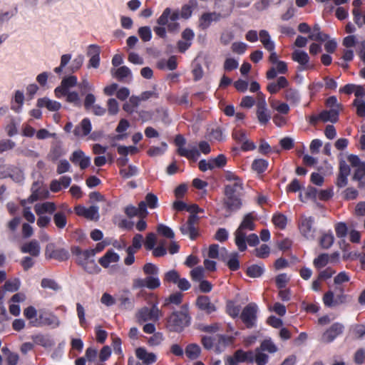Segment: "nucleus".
I'll return each mask as SVG.
<instances>
[{
    "label": "nucleus",
    "mask_w": 365,
    "mask_h": 365,
    "mask_svg": "<svg viewBox=\"0 0 365 365\" xmlns=\"http://www.w3.org/2000/svg\"><path fill=\"white\" fill-rule=\"evenodd\" d=\"M24 317L29 321L31 326L41 327L47 326L51 329L58 328L61 325L59 318L51 312L46 309L38 311L33 306H29L24 310Z\"/></svg>",
    "instance_id": "nucleus-1"
},
{
    "label": "nucleus",
    "mask_w": 365,
    "mask_h": 365,
    "mask_svg": "<svg viewBox=\"0 0 365 365\" xmlns=\"http://www.w3.org/2000/svg\"><path fill=\"white\" fill-rule=\"evenodd\" d=\"M179 19V11L172 10L170 8H166L162 14L157 19V24L159 26H155L153 31L157 36L160 38L166 37V31L169 32H178L180 29V24L178 22Z\"/></svg>",
    "instance_id": "nucleus-2"
},
{
    "label": "nucleus",
    "mask_w": 365,
    "mask_h": 365,
    "mask_svg": "<svg viewBox=\"0 0 365 365\" xmlns=\"http://www.w3.org/2000/svg\"><path fill=\"white\" fill-rule=\"evenodd\" d=\"M145 278H135L133 280L132 287L133 289L148 288L154 290L160 286L159 279V268L154 264L148 262L143 267Z\"/></svg>",
    "instance_id": "nucleus-3"
},
{
    "label": "nucleus",
    "mask_w": 365,
    "mask_h": 365,
    "mask_svg": "<svg viewBox=\"0 0 365 365\" xmlns=\"http://www.w3.org/2000/svg\"><path fill=\"white\" fill-rule=\"evenodd\" d=\"M174 143L178 147L177 153L179 155L193 161L198 159L200 155V152L207 155L211 151L210 146L206 141H200L199 143L200 150L194 145L185 148L186 139L182 135H177L175 138Z\"/></svg>",
    "instance_id": "nucleus-4"
},
{
    "label": "nucleus",
    "mask_w": 365,
    "mask_h": 365,
    "mask_svg": "<svg viewBox=\"0 0 365 365\" xmlns=\"http://www.w3.org/2000/svg\"><path fill=\"white\" fill-rule=\"evenodd\" d=\"M188 305L184 304L179 311L173 312L167 319V327L170 331L181 332L190 324Z\"/></svg>",
    "instance_id": "nucleus-5"
},
{
    "label": "nucleus",
    "mask_w": 365,
    "mask_h": 365,
    "mask_svg": "<svg viewBox=\"0 0 365 365\" xmlns=\"http://www.w3.org/2000/svg\"><path fill=\"white\" fill-rule=\"evenodd\" d=\"M256 217L254 215L253 212H250L243 217L242 221L240 225L235 230V242L238 250L240 252H244L247 250V245L245 243L246 239V232L245 230L252 231L255 228V220Z\"/></svg>",
    "instance_id": "nucleus-6"
},
{
    "label": "nucleus",
    "mask_w": 365,
    "mask_h": 365,
    "mask_svg": "<svg viewBox=\"0 0 365 365\" xmlns=\"http://www.w3.org/2000/svg\"><path fill=\"white\" fill-rule=\"evenodd\" d=\"M93 252L91 249L82 250L78 247L72 250V253L76 257L77 263L89 273L98 272L99 270L94 260Z\"/></svg>",
    "instance_id": "nucleus-7"
},
{
    "label": "nucleus",
    "mask_w": 365,
    "mask_h": 365,
    "mask_svg": "<svg viewBox=\"0 0 365 365\" xmlns=\"http://www.w3.org/2000/svg\"><path fill=\"white\" fill-rule=\"evenodd\" d=\"M161 316L162 312L158 308L157 304H153L150 308L143 307L135 314L137 322L139 324H143L147 322H158Z\"/></svg>",
    "instance_id": "nucleus-8"
},
{
    "label": "nucleus",
    "mask_w": 365,
    "mask_h": 365,
    "mask_svg": "<svg viewBox=\"0 0 365 365\" xmlns=\"http://www.w3.org/2000/svg\"><path fill=\"white\" fill-rule=\"evenodd\" d=\"M314 218L312 216L302 215L300 217L298 227L300 234L307 240H314L315 238L316 228L314 226Z\"/></svg>",
    "instance_id": "nucleus-9"
},
{
    "label": "nucleus",
    "mask_w": 365,
    "mask_h": 365,
    "mask_svg": "<svg viewBox=\"0 0 365 365\" xmlns=\"http://www.w3.org/2000/svg\"><path fill=\"white\" fill-rule=\"evenodd\" d=\"M258 307L255 303L251 302L246 305L240 314V318L246 327L251 329L256 326Z\"/></svg>",
    "instance_id": "nucleus-10"
},
{
    "label": "nucleus",
    "mask_w": 365,
    "mask_h": 365,
    "mask_svg": "<svg viewBox=\"0 0 365 365\" xmlns=\"http://www.w3.org/2000/svg\"><path fill=\"white\" fill-rule=\"evenodd\" d=\"M31 194L27 199L21 200V205L24 207L26 206V203H33L38 200L46 199L48 197V191L41 187V183L38 182H34L31 188Z\"/></svg>",
    "instance_id": "nucleus-11"
},
{
    "label": "nucleus",
    "mask_w": 365,
    "mask_h": 365,
    "mask_svg": "<svg viewBox=\"0 0 365 365\" xmlns=\"http://www.w3.org/2000/svg\"><path fill=\"white\" fill-rule=\"evenodd\" d=\"M198 221V216L190 215L187 222L180 225V232L183 235L188 236L191 240H195L198 236V230L196 227Z\"/></svg>",
    "instance_id": "nucleus-12"
},
{
    "label": "nucleus",
    "mask_w": 365,
    "mask_h": 365,
    "mask_svg": "<svg viewBox=\"0 0 365 365\" xmlns=\"http://www.w3.org/2000/svg\"><path fill=\"white\" fill-rule=\"evenodd\" d=\"M226 163V157L224 155L220 154L216 158H210L207 160L205 159L201 160L198 163V166L201 171L205 172L208 170H212L215 168H222L225 165Z\"/></svg>",
    "instance_id": "nucleus-13"
},
{
    "label": "nucleus",
    "mask_w": 365,
    "mask_h": 365,
    "mask_svg": "<svg viewBox=\"0 0 365 365\" xmlns=\"http://www.w3.org/2000/svg\"><path fill=\"white\" fill-rule=\"evenodd\" d=\"M292 59L299 63L298 71H303L312 68L313 66L309 63V56L308 53L302 50H294L292 53Z\"/></svg>",
    "instance_id": "nucleus-14"
},
{
    "label": "nucleus",
    "mask_w": 365,
    "mask_h": 365,
    "mask_svg": "<svg viewBox=\"0 0 365 365\" xmlns=\"http://www.w3.org/2000/svg\"><path fill=\"white\" fill-rule=\"evenodd\" d=\"M78 80L75 76H68L63 78L61 85L54 90L56 97L61 98L65 95L71 88L77 85Z\"/></svg>",
    "instance_id": "nucleus-15"
},
{
    "label": "nucleus",
    "mask_w": 365,
    "mask_h": 365,
    "mask_svg": "<svg viewBox=\"0 0 365 365\" xmlns=\"http://www.w3.org/2000/svg\"><path fill=\"white\" fill-rule=\"evenodd\" d=\"M344 329V326L339 322L333 324L328 329H327L322 336V341L324 343H331L337 336L341 335Z\"/></svg>",
    "instance_id": "nucleus-16"
},
{
    "label": "nucleus",
    "mask_w": 365,
    "mask_h": 365,
    "mask_svg": "<svg viewBox=\"0 0 365 365\" xmlns=\"http://www.w3.org/2000/svg\"><path fill=\"white\" fill-rule=\"evenodd\" d=\"M69 159L72 163L78 165L81 170L87 168L91 165V158L86 155L81 150L73 151Z\"/></svg>",
    "instance_id": "nucleus-17"
},
{
    "label": "nucleus",
    "mask_w": 365,
    "mask_h": 365,
    "mask_svg": "<svg viewBox=\"0 0 365 365\" xmlns=\"http://www.w3.org/2000/svg\"><path fill=\"white\" fill-rule=\"evenodd\" d=\"M91 130L92 125L90 119L85 118L75 127L73 133L76 138H82L90 134Z\"/></svg>",
    "instance_id": "nucleus-18"
},
{
    "label": "nucleus",
    "mask_w": 365,
    "mask_h": 365,
    "mask_svg": "<svg viewBox=\"0 0 365 365\" xmlns=\"http://www.w3.org/2000/svg\"><path fill=\"white\" fill-rule=\"evenodd\" d=\"M196 306L206 314H211L216 311V307L210 302V299L207 296H199L196 299Z\"/></svg>",
    "instance_id": "nucleus-19"
},
{
    "label": "nucleus",
    "mask_w": 365,
    "mask_h": 365,
    "mask_svg": "<svg viewBox=\"0 0 365 365\" xmlns=\"http://www.w3.org/2000/svg\"><path fill=\"white\" fill-rule=\"evenodd\" d=\"M101 48L98 46L91 44L88 46V55L91 57L89 66L97 68L100 65Z\"/></svg>",
    "instance_id": "nucleus-20"
},
{
    "label": "nucleus",
    "mask_w": 365,
    "mask_h": 365,
    "mask_svg": "<svg viewBox=\"0 0 365 365\" xmlns=\"http://www.w3.org/2000/svg\"><path fill=\"white\" fill-rule=\"evenodd\" d=\"M136 357L141 360L144 364L149 365L156 361L157 357L154 353L148 352L143 347H139L135 350Z\"/></svg>",
    "instance_id": "nucleus-21"
},
{
    "label": "nucleus",
    "mask_w": 365,
    "mask_h": 365,
    "mask_svg": "<svg viewBox=\"0 0 365 365\" xmlns=\"http://www.w3.org/2000/svg\"><path fill=\"white\" fill-rule=\"evenodd\" d=\"M21 252L22 253H29L33 257H38L41 252L40 244L37 240H33L24 244L21 247Z\"/></svg>",
    "instance_id": "nucleus-22"
},
{
    "label": "nucleus",
    "mask_w": 365,
    "mask_h": 365,
    "mask_svg": "<svg viewBox=\"0 0 365 365\" xmlns=\"http://www.w3.org/2000/svg\"><path fill=\"white\" fill-rule=\"evenodd\" d=\"M224 204L230 211H237L242 207V201L237 195H225Z\"/></svg>",
    "instance_id": "nucleus-23"
},
{
    "label": "nucleus",
    "mask_w": 365,
    "mask_h": 365,
    "mask_svg": "<svg viewBox=\"0 0 365 365\" xmlns=\"http://www.w3.org/2000/svg\"><path fill=\"white\" fill-rule=\"evenodd\" d=\"M221 17L220 14L209 12L203 14L199 20V26L202 29H207L212 21H218Z\"/></svg>",
    "instance_id": "nucleus-24"
},
{
    "label": "nucleus",
    "mask_w": 365,
    "mask_h": 365,
    "mask_svg": "<svg viewBox=\"0 0 365 365\" xmlns=\"http://www.w3.org/2000/svg\"><path fill=\"white\" fill-rule=\"evenodd\" d=\"M288 85L289 82L287 78L284 76H280L276 81L269 82L267 86V89L271 94H274L287 87Z\"/></svg>",
    "instance_id": "nucleus-25"
},
{
    "label": "nucleus",
    "mask_w": 365,
    "mask_h": 365,
    "mask_svg": "<svg viewBox=\"0 0 365 365\" xmlns=\"http://www.w3.org/2000/svg\"><path fill=\"white\" fill-rule=\"evenodd\" d=\"M37 106L40 108H46L50 111H57L61 107L59 102L46 97L39 98L37 101Z\"/></svg>",
    "instance_id": "nucleus-26"
},
{
    "label": "nucleus",
    "mask_w": 365,
    "mask_h": 365,
    "mask_svg": "<svg viewBox=\"0 0 365 365\" xmlns=\"http://www.w3.org/2000/svg\"><path fill=\"white\" fill-rule=\"evenodd\" d=\"M34 210L37 215H41L44 213H53L56 210V206L54 202H45L43 203L36 204Z\"/></svg>",
    "instance_id": "nucleus-27"
},
{
    "label": "nucleus",
    "mask_w": 365,
    "mask_h": 365,
    "mask_svg": "<svg viewBox=\"0 0 365 365\" xmlns=\"http://www.w3.org/2000/svg\"><path fill=\"white\" fill-rule=\"evenodd\" d=\"M243 190V183L242 180L233 182H230L225 187V195H237Z\"/></svg>",
    "instance_id": "nucleus-28"
},
{
    "label": "nucleus",
    "mask_w": 365,
    "mask_h": 365,
    "mask_svg": "<svg viewBox=\"0 0 365 365\" xmlns=\"http://www.w3.org/2000/svg\"><path fill=\"white\" fill-rule=\"evenodd\" d=\"M197 6V0H189L186 4L182 6L181 11H179V18L181 17L185 19H189L192 16V10Z\"/></svg>",
    "instance_id": "nucleus-29"
},
{
    "label": "nucleus",
    "mask_w": 365,
    "mask_h": 365,
    "mask_svg": "<svg viewBox=\"0 0 365 365\" xmlns=\"http://www.w3.org/2000/svg\"><path fill=\"white\" fill-rule=\"evenodd\" d=\"M120 259L119 255L113 250H108L101 258L99 259V263L103 267H108L112 262H117Z\"/></svg>",
    "instance_id": "nucleus-30"
},
{
    "label": "nucleus",
    "mask_w": 365,
    "mask_h": 365,
    "mask_svg": "<svg viewBox=\"0 0 365 365\" xmlns=\"http://www.w3.org/2000/svg\"><path fill=\"white\" fill-rule=\"evenodd\" d=\"M111 74L120 81H123L127 78L132 77L130 69L125 66L119 67L117 69H112Z\"/></svg>",
    "instance_id": "nucleus-31"
},
{
    "label": "nucleus",
    "mask_w": 365,
    "mask_h": 365,
    "mask_svg": "<svg viewBox=\"0 0 365 365\" xmlns=\"http://www.w3.org/2000/svg\"><path fill=\"white\" fill-rule=\"evenodd\" d=\"M247 362L245 351L242 349L237 350L232 356L228 357L225 365H238L239 363Z\"/></svg>",
    "instance_id": "nucleus-32"
},
{
    "label": "nucleus",
    "mask_w": 365,
    "mask_h": 365,
    "mask_svg": "<svg viewBox=\"0 0 365 365\" xmlns=\"http://www.w3.org/2000/svg\"><path fill=\"white\" fill-rule=\"evenodd\" d=\"M320 120L323 122L336 123L339 119V110L336 108H331L329 110H323L319 114Z\"/></svg>",
    "instance_id": "nucleus-33"
},
{
    "label": "nucleus",
    "mask_w": 365,
    "mask_h": 365,
    "mask_svg": "<svg viewBox=\"0 0 365 365\" xmlns=\"http://www.w3.org/2000/svg\"><path fill=\"white\" fill-rule=\"evenodd\" d=\"M256 114L258 121L262 125L267 124L271 118V114L267 106L262 105V106L257 107Z\"/></svg>",
    "instance_id": "nucleus-34"
},
{
    "label": "nucleus",
    "mask_w": 365,
    "mask_h": 365,
    "mask_svg": "<svg viewBox=\"0 0 365 365\" xmlns=\"http://www.w3.org/2000/svg\"><path fill=\"white\" fill-rule=\"evenodd\" d=\"M260 41L263 44L265 49L267 51H272L275 48V44L273 41L271 40L270 35L266 30H261L259 33Z\"/></svg>",
    "instance_id": "nucleus-35"
},
{
    "label": "nucleus",
    "mask_w": 365,
    "mask_h": 365,
    "mask_svg": "<svg viewBox=\"0 0 365 365\" xmlns=\"http://www.w3.org/2000/svg\"><path fill=\"white\" fill-rule=\"evenodd\" d=\"M309 38L313 41L324 42L329 38V36L328 34L322 33L320 30L319 25L316 24L313 26L312 31L309 36Z\"/></svg>",
    "instance_id": "nucleus-36"
},
{
    "label": "nucleus",
    "mask_w": 365,
    "mask_h": 365,
    "mask_svg": "<svg viewBox=\"0 0 365 365\" xmlns=\"http://www.w3.org/2000/svg\"><path fill=\"white\" fill-rule=\"evenodd\" d=\"M31 339L35 344L42 346L45 348L51 347L54 345L53 340H51L48 336L41 334L33 335Z\"/></svg>",
    "instance_id": "nucleus-37"
},
{
    "label": "nucleus",
    "mask_w": 365,
    "mask_h": 365,
    "mask_svg": "<svg viewBox=\"0 0 365 365\" xmlns=\"http://www.w3.org/2000/svg\"><path fill=\"white\" fill-rule=\"evenodd\" d=\"M284 98L292 105H297L301 99L299 91L293 88H288L284 92Z\"/></svg>",
    "instance_id": "nucleus-38"
},
{
    "label": "nucleus",
    "mask_w": 365,
    "mask_h": 365,
    "mask_svg": "<svg viewBox=\"0 0 365 365\" xmlns=\"http://www.w3.org/2000/svg\"><path fill=\"white\" fill-rule=\"evenodd\" d=\"M201 349L197 344H190L185 349V354L190 359H196L199 357Z\"/></svg>",
    "instance_id": "nucleus-39"
},
{
    "label": "nucleus",
    "mask_w": 365,
    "mask_h": 365,
    "mask_svg": "<svg viewBox=\"0 0 365 365\" xmlns=\"http://www.w3.org/2000/svg\"><path fill=\"white\" fill-rule=\"evenodd\" d=\"M334 241V235L331 232H329L322 235L319 240V245L323 249H329L332 246Z\"/></svg>",
    "instance_id": "nucleus-40"
},
{
    "label": "nucleus",
    "mask_w": 365,
    "mask_h": 365,
    "mask_svg": "<svg viewBox=\"0 0 365 365\" xmlns=\"http://www.w3.org/2000/svg\"><path fill=\"white\" fill-rule=\"evenodd\" d=\"M264 271L263 265L252 264L247 267V274L252 278H257L262 276Z\"/></svg>",
    "instance_id": "nucleus-41"
},
{
    "label": "nucleus",
    "mask_w": 365,
    "mask_h": 365,
    "mask_svg": "<svg viewBox=\"0 0 365 365\" xmlns=\"http://www.w3.org/2000/svg\"><path fill=\"white\" fill-rule=\"evenodd\" d=\"M168 149V144L165 142L161 143V147L153 146L148 150V154L150 157L160 156L165 153Z\"/></svg>",
    "instance_id": "nucleus-42"
},
{
    "label": "nucleus",
    "mask_w": 365,
    "mask_h": 365,
    "mask_svg": "<svg viewBox=\"0 0 365 365\" xmlns=\"http://www.w3.org/2000/svg\"><path fill=\"white\" fill-rule=\"evenodd\" d=\"M262 351H267L274 354L277 351L278 349L274 342L270 339H264L259 347Z\"/></svg>",
    "instance_id": "nucleus-43"
},
{
    "label": "nucleus",
    "mask_w": 365,
    "mask_h": 365,
    "mask_svg": "<svg viewBox=\"0 0 365 365\" xmlns=\"http://www.w3.org/2000/svg\"><path fill=\"white\" fill-rule=\"evenodd\" d=\"M272 221L276 227L283 230L286 227L287 218L285 215L279 213L273 215Z\"/></svg>",
    "instance_id": "nucleus-44"
},
{
    "label": "nucleus",
    "mask_w": 365,
    "mask_h": 365,
    "mask_svg": "<svg viewBox=\"0 0 365 365\" xmlns=\"http://www.w3.org/2000/svg\"><path fill=\"white\" fill-rule=\"evenodd\" d=\"M352 104L356 108V115L359 117L365 118V101L361 98H356Z\"/></svg>",
    "instance_id": "nucleus-45"
},
{
    "label": "nucleus",
    "mask_w": 365,
    "mask_h": 365,
    "mask_svg": "<svg viewBox=\"0 0 365 365\" xmlns=\"http://www.w3.org/2000/svg\"><path fill=\"white\" fill-rule=\"evenodd\" d=\"M329 261V255L328 254H321L313 261L314 266L317 269L324 267Z\"/></svg>",
    "instance_id": "nucleus-46"
},
{
    "label": "nucleus",
    "mask_w": 365,
    "mask_h": 365,
    "mask_svg": "<svg viewBox=\"0 0 365 365\" xmlns=\"http://www.w3.org/2000/svg\"><path fill=\"white\" fill-rule=\"evenodd\" d=\"M138 34L144 42L150 41L153 36L151 29L148 26L140 27L138 30Z\"/></svg>",
    "instance_id": "nucleus-47"
},
{
    "label": "nucleus",
    "mask_w": 365,
    "mask_h": 365,
    "mask_svg": "<svg viewBox=\"0 0 365 365\" xmlns=\"http://www.w3.org/2000/svg\"><path fill=\"white\" fill-rule=\"evenodd\" d=\"M228 267L232 270L235 271L240 267V262L238 260V254L237 252H231L229 255V259L226 262Z\"/></svg>",
    "instance_id": "nucleus-48"
},
{
    "label": "nucleus",
    "mask_w": 365,
    "mask_h": 365,
    "mask_svg": "<svg viewBox=\"0 0 365 365\" xmlns=\"http://www.w3.org/2000/svg\"><path fill=\"white\" fill-rule=\"evenodd\" d=\"M240 306L235 305L234 302L230 301L226 305V312L232 318H236L240 315Z\"/></svg>",
    "instance_id": "nucleus-49"
},
{
    "label": "nucleus",
    "mask_w": 365,
    "mask_h": 365,
    "mask_svg": "<svg viewBox=\"0 0 365 365\" xmlns=\"http://www.w3.org/2000/svg\"><path fill=\"white\" fill-rule=\"evenodd\" d=\"M120 174L123 178H130L136 176L138 174V168L133 165H130L128 168H123L120 170Z\"/></svg>",
    "instance_id": "nucleus-50"
},
{
    "label": "nucleus",
    "mask_w": 365,
    "mask_h": 365,
    "mask_svg": "<svg viewBox=\"0 0 365 365\" xmlns=\"http://www.w3.org/2000/svg\"><path fill=\"white\" fill-rule=\"evenodd\" d=\"M53 222L58 228H64L67 224V220L65 214L61 212L55 213L53 215Z\"/></svg>",
    "instance_id": "nucleus-51"
},
{
    "label": "nucleus",
    "mask_w": 365,
    "mask_h": 365,
    "mask_svg": "<svg viewBox=\"0 0 365 365\" xmlns=\"http://www.w3.org/2000/svg\"><path fill=\"white\" fill-rule=\"evenodd\" d=\"M68 256L69 254L65 249H57L51 252L50 259H56L61 261H64L68 258Z\"/></svg>",
    "instance_id": "nucleus-52"
},
{
    "label": "nucleus",
    "mask_w": 365,
    "mask_h": 365,
    "mask_svg": "<svg viewBox=\"0 0 365 365\" xmlns=\"http://www.w3.org/2000/svg\"><path fill=\"white\" fill-rule=\"evenodd\" d=\"M268 163L267 160L263 159L255 160L252 163V169L258 173H262L265 171L267 168Z\"/></svg>",
    "instance_id": "nucleus-53"
},
{
    "label": "nucleus",
    "mask_w": 365,
    "mask_h": 365,
    "mask_svg": "<svg viewBox=\"0 0 365 365\" xmlns=\"http://www.w3.org/2000/svg\"><path fill=\"white\" fill-rule=\"evenodd\" d=\"M190 276L193 281L200 282L205 278V269L198 266L191 270Z\"/></svg>",
    "instance_id": "nucleus-54"
},
{
    "label": "nucleus",
    "mask_w": 365,
    "mask_h": 365,
    "mask_svg": "<svg viewBox=\"0 0 365 365\" xmlns=\"http://www.w3.org/2000/svg\"><path fill=\"white\" fill-rule=\"evenodd\" d=\"M86 218L91 220H98L99 219V208L98 206L92 205L86 209Z\"/></svg>",
    "instance_id": "nucleus-55"
},
{
    "label": "nucleus",
    "mask_w": 365,
    "mask_h": 365,
    "mask_svg": "<svg viewBox=\"0 0 365 365\" xmlns=\"http://www.w3.org/2000/svg\"><path fill=\"white\" fill-rule=\"evenodd\" d=\"M157 231L158 232L159 234L163 235L167 238L173 239L175 237V233L173 231V230L163 224H160L158 226Z\"/></svg>",
    "instance_id": "nucleus-56"
},
{
    "label": "nucleus",
    "mask_w": 365,
    "mask_h": 365,
    "mask_svg": "<svg viewBox=\"0 0 365 365\" xmlns=\"http://www.w3.org/2000/svg\"><path fill=\"white\" fill-rule=\"evenodd\" d=\"M182 294L180 292H175L169 296L165 301V306H168L170 304L178 305L181 303Z\"/></svg>",
    "instance_id": "nucleus-57"
},
{
    "label": "nucleus",
    "mask_w": 365,
    "mask_h": 365,
    "mask_svg": "<svg viewBox=\"0 0 365 365\" xmlns=\"http://www.w3.org/2000/svg\"><path fill=\"white\" fill-rule=\"evenodd\" d=\"M144 201L150 209H155L158 206V198L157 195L153 193H148Z\"/></svg>",
    "instance_id": "nucleus-58"
},
{
    "label": "nucleus",
    "mask_w": 365,
    "mask_h": 365,
    "mask_svg": "<svg viewBox=\"0 0 365 365\" xmlns=\"http://www.w3.org/2000/svg\"><path fill=\"white\" fill-rule=\"evenodd\" d=\"M120 307L127 310H132L135 307L134 300L129 298L127 294L122 295L120 299Z\"/></svg>",
    "instance_id": "nucleus-59"
},
{
    "label": "nucleus",
    "mask_w": 365,
    "mask_h": 365,
    "mask_svg": "<svg viewBox=\"0 0 365 365\" xmlns=\"http://www.w3.org/2000/svg\"><path fill=\"white\" fill-rule=\"evenodd\" d=\"M108 112L110 115H116L119 111V104L115 98H109L107 102Z\"/></svg>",
    "instance_id": "nucleus-60"
},
{
    "label": "nucleus",
    "mask_w": 365,
    "mask_h": 365,
    "mask_svg": "<svg viewBox=\"0 0 365 365\" xmlns=\"http://www.w3.org/2000/svg\"><path fill=\"white\" fill-rule=\"evenodd\" d=\"M84 57L82 55L77 56L71 62L68 69L71 72L74 73L77 71L83 65Z\"/></svg>",
    "instance_id": "nucleus-61"
},
{
    "label": "nucleus",
    "mask_w": 365,
    "mask_h": 365,
    "mask_svg": "<svg viewBox=\"0 0 365 365\" xmlns=\"http://www.w3.org/2000/svg\"><path fill=\"white\" fill-rule=\"evenodd\" d=\"M254 252L257 257L264 259L269 256L270 249L268 245L263 244L259 248H256Z\"/></svg>",
    "instance_id": "nucleus-62"
},
{
    "label": "nucleus",
    "mask_w": 365,
    "mask_h": 365,
    "mask_svg": "<svg viewBox=\"0 0 365 365\" xmlns=\"http://www.w3.org/2000/svg\"><path fill=\"white\" fill-rule=\"evenodd\" d=\"M323 302L328 307H335L334 294L331 290L327 292L323 297Z\"/></svg>",
    "instance_id": "nucleus-63"
},
{
    "label": "nucleus",
    "mask_w": 365,
    "mask_h": 365,
    "mask_svg": "<svg viewBox=\"0 0 365 365\" xmlns=\"http://www.w3.org/2000/svg\"><path fill=\"white\" fill-rule=\"evenodd\" d=\"M268 361V356L266 354L262 353V351L257 348L255 349V361L258 365H265Z\"/></svg>",
    "instance_id": "nucleus-64"
}]
</instances>
